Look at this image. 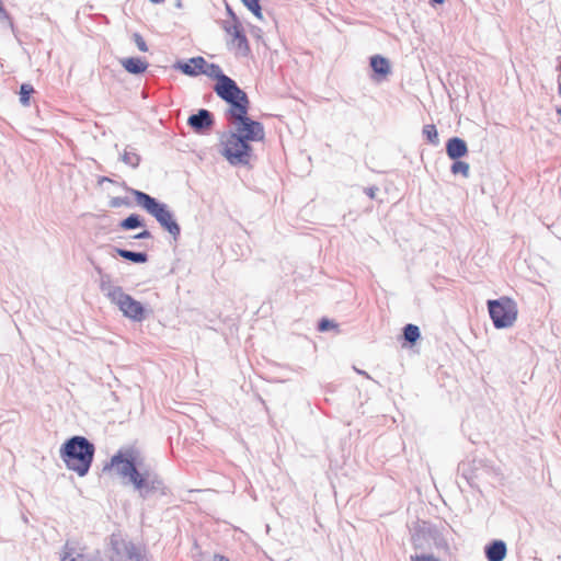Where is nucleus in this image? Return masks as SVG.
Returning a JSON list of instances; mask_svg holds the SVG:
<instances>
[{
  "label": "nucleus",
  "instance_id": "f257e3e1",
  "mask_svg": "<svg viewBox=\"0 0 561 561\" xmlns=\"http://www.w3.org/2000/svg\"><path fill=\"white\" fill-rule=\"evenodd\" d=\"M229 123L232 130L221 136L220 153L231 165H247L252 157L250 142L264 139V127L251 118L231 119Z\"/></svg>",
  "mask_w": 561,
  "mask_h": 561
},
{
  "label": "nucleus",
  "instance_id": "f03ea898",
  "mask_svg": "<svg viewBox=\"0 0 561 561\" xmlns=\"http://www.w3.org/2000/svg\"><path fill=\"white\" fill-rule=\"evenodd\" d=\"M114 468L123 478H127L142 500L151 496H165L169 489L163 479L150 470L140 471L137 468L133 451H118L111 458V462L104 467V470Z\"/></svg>",
  "mask_w": 561,
  "mask_h": 561
},
{
  "label": "nucleus",
  "instance_id": "7ed1b4c3",
  "mask_svg": "<svg viewBox=\"0 0 561 561\" xmlns=\"http://www.w3.org/2000/svg\"><path fill=\"white\" fill-rule=\"evenodd\" d=\"M95 454L94 445L84 436H72L60 448V458L69 470L84 477L92 465Z\"/></svg>",
  "mask_w": 561,
  "mask_h": 561
},
{
  "label": "nucleus",
  "instance_id": "20e7f679",
  "mask_svg": "<svg viewBox=\"0 0 561 561\" xmlns=\"http://www.w3.org/2000/svg\"><path fill=\"white\" fill-rule=\"evenodd\" d=\"M100 289L124 317L135 322H141L146 319V310L142 304L126 294L121 286L113 284L108 275L101 277Z\"/></svg>",
  "mask_w": 561,
  "mask_h": 561
},
{
  "label": "nucleus",
  "instance_id": "39448f33",
  "mask_svg": "<svg viewBox=\"0 0 561 561\" xmlns=\"http://www.w3.org/2000/svg\"><path fill=\"white\" fill-rule=\"evenodd\" d=\"M130 193L135 197L138 206L152 216L174 240L179 239L181 234V227L176 222L174 214L167 204L160 203L152 196L138 190H130Z\"/></svg>",
  "mask_w": 561,
  "mask_h": 561
},
{
  "label": "nucleus",
  "instance_id": "423d86ee",
  "mask_svg": "<svg viewBox=\"0 0 561 561\" xmlns=\"http://www.w3.org/2000/svg\"><path fill=\"white\" fill-rule=\"evenodd\" d=\"M215 92L219 98L229 103L230 107L227 111L228 121L250 118L248 116L249 98L247 93L241 90L237 83L228 76H222L220 82H217Z\"/></svg>",
  "mask_w": 561,
  "mask_h": 561
},
{
  "label": "nucleus",
  "instance_id": "0eeeda50",
  "mask_svg": "<svg viewBox=\"0 0 561 561\" xmlns=\"http://www.w3.org/2000/svg\"><path fill=\"white\" fill-rule=\"evenodd\" d=\"M488 309L496 329L511 328L517 319V305L508 297L489 300Z\"/></svg>",
  "mask_w": 561,
  "mask_h": 561
},
{
  "label": "nucleus",
  "instance_id": "6e6552de",
  "mask_svg": "<svg viewBox=\"0 0 561 561\" xmlns=\"http://www.w3.org/2000/svg\"><path fill=\"white\" fill-rule=\"evenodd\" d=\"M111 543L112 561H148L146 551L131 541L113 537Z\"/></svg>",
  "mask_w": 561,
  "mask_h": 561
},
{
  "label": "nucleus",
  "instance_id": "1a4fd4ad",
  "mask_svg": "<svg viewBox=\"0 0 561 561\" xmlns=\"http://www.w3.org/2000/svg\"><path fill=\"white\" fill-rule=\"evenodd\" d=\"M224 28L226 33L230 36V41L228 42L230 49L234 50L236 54L239 56H248V54L250 53V46L238 21H234V23L231 24L229 22H226Z\"/></svg>",
  "mask_w": 561,
  "mask_h": 561
},
{
  "label": "nucleus",
  "instance_id": "9d476101",
  "mask_svg": "<svg viewBox=\"0 0 561 561\" xmlns=\"http://www.w3.org/2000/svg\"><path fill=\"white\" fill-rule=\"evenodd\" d=\"M187 123L195 131H203L214 124V119L211 113L203 108L191 115Z\"/></svg>",
  "mask_w": 561,
  "mask_h": 561
},
{
  "label": "nucleus",
  "instance_id": "9b49d317",
  "mask_svg": "<svg viewBox=\"0 0 561 561\" xmlns=\"http://www.w3.org/2000/svg\"><path fill=\"white\" fill-rule=\"evenodd\" d=\"M191 62L197 66L199 68L201 73L206 75L209 78L216 79L217 82H220V79L222 76L221 68L216 64H208L203 57H193L191 58Z\"/></svg>",
  "mask_w": 561,
  "mask_h": 561
},
{
  "label": "nucleus",
  "instance_id": "f8f14e48",
  "mask_svg": "<svg viewBox=\"0 0 561 561\" xmlns=\"http://www.w3.org/2000/svg\"><path fill=\"white\" fill-rule=\"evenodd\" d=\"M446 152L450 159L457 160L467 154L468 147L463 139L453 137L446 144Z\"/></svg>",
  "mask_w": 561,
  "mask_h": 561
},
{
  "label": "nucleus",
  "instance_id": "ddd939ff",
  "mask_svg": "<svg viewBox=\"0 0 561 561\" xmlns=\"http://www.w3.org/2000/svg\"><path fill=\"white\" fill-rule=\"evenodd\" d=\"M506 543L503 540H493L485 547L488 561H503L506 557Z\"/></svg>",
  "mask_w": 561,
  "mask_h": 561
},
{
  "label": "nucleus",
  "instance_id": "4468645a",
  "mask_svg": "<svg viewBox=\"0 0 561 561\" xmlns=\"http://www.w3.org/2000/svg\"><path fill=\"white\" fill-rule=\"evenodd\" d=\"M370 67L375 75L381 78L387 77L391 72L389 60L380 55L370 57Z\"/></svg>",
  "mask_w": 561,
  "mask_h": 561
},
{
  "label": "nucleus",
  "instance_id": "2eb2a0df",
  "mask_svg": "<svg viewBox=\"0 0 561 561\" xmlns=\"http://www.w3.org/2000/svg\"><path fill=\"white\" fill-rule=\"evenodd\" d=\"M121 64L126 71L133 75L142 73L148 68L147 61L137 57L124 58L122 59Z\"/></svg>",
  "mask_w": 561,
  "mask_h": 561
},
{
  "label": "nucleus",
  "instance_id": "dca6fc26",
  "mask_svg": "<svg viewBox=\"0 0 561 561\" xmlns=\"http://www.w3.org/2000/svg\"><path fill=\"white\" fill-rule=\"evenodd\" d=\"M472 465L476 466V461H473ZM458 471L467 480V482L469 484H471V485L482 474L480 468H478V467L471 468V463L470 462H461V463H459Z\"/></svg>",
  "mask_w": 561,
  "mask_h": 561
},
{
  "label": "nucleus",
  "instance_id": "f3484780",
  "mask_svg": "<svg viewBox=\"0 0 561 561\" xmlns=\"http://www.w3.org/2000/svg\"><path fill=\"white\" fill-rule=\"evenodd\" d=\"M116 253L121 257L134 263H146L148 261V255L145 252H134L125 249H116Z\"/></svg>",
  "mask_w": 561,
  "mask_h": 561
},
{
  "label": "nucleus",
  "instance_id": "a211bd4d",
  "mask_svg": "<svg viewBox=\"0 0 561 561\" xmlns=\"http://www.w3.org/2000/svg\"><path fill=\"white\" fill-rule=\"evenodd\" d=\"M121 160L131 168H137L140 163V156L136 152L135 148L127 146L124 149L123 154L121 156Z\"/></svg>",
  "mask_w": 561,
  "mask_h": 561
},
{
  "label": "nucleus",
  "instance_id": "6ab92c4d",
  "mask_svg": "<svg viewBox=\"0 0 561 561\" xmlns=\"http://www.w3.org/2000/svg\"><path fill=\"white\" fill-rule=\"evenodd\" d=\"M173 68L176 69V70H180L182 71L184 75L186 76H191V77H194V76H197L201 73V70L199 68H197L196 65H194L193 62H191V59L187 61V62H183V61H176L174 65H173Z\"/></svg>",
  "mask_w": 561,
  "mask_h": 561
},
{
  "label": "nucleus",
  "instance_id": "aec40b11",
  "mask_svg": "<svg viewBox=\"0 0 561 561\" xmlns=\"http://www.w3.org/2000/svg\"><path fill=\"white\" fill-rule=\"evenodd\" d=\"M450 171L453 174H461L466 179L469 178V175H470V167L465 161L456 160L453 163Z\"/></svg>",
  "mask_w": 561,
  "mask_h": 561
},
{
  "label": "nucleus",
  "instance_id": "412c9836",
  "mask_svg": "<svg viewBox=\"0 0 561 561\" xmlns=\"http://www.w3.org/2000/svg\"><path fill=\"white\" fill-rule=\"evenodd\" d=\"M144 224L138 215H130L121 222V227L125 230L136 229L141 227Z\"/></svg>",
  "mask_w": 561,
  "mask_h": 561
},
{
  "label": "nucleus",
  "instance_id": "4be33fe9",
  "mask_svg": "<svg viewBox=\"0 0 561 561\" xmlns=\"http://www.w3.org/2000/svg\"><path fill=\"white\" fill-rule=\"evenodd\" d=\"M403 335L405 341L415 343L420 337V329L414 324H407L403 329Z\"/></svg>",
  "mask_w": 561,
  "mask_h": 561
},
{
  "label": "nucleus",
  "instance_id": "5701e85b",
  "mask_svg": "<svg viewBox=\"0 0 561 561\" xmlns=\"http://www.w3.org/2000/svg\"><path fill=\"white\" fill-rule=\"evenodd\" d=\"M423 135L427 138V140L433 144L437 145L439 141L438 133L433 124L425 125L422 130Z\"/></svg>",
  "mask_w": 561,
  "mask_h": 561
},
{
  "label": "nucleus",
  "instance_id": "b1692460",
  "mask_svg": "<svg viewBox=\"0 0 561 561\" xmlns=\"http://www.w3.org/2000/svg\"><path fill=\"white\" fill-rule=\"evenodd\" d=\"M34 92V89L31 84H22L20 90V102L22 105H28L30 95Z\"/></svg>",
  "mask_w": 561,
  "mask_h": 561
},
{
  "label": "nucleus",
  "instance_id": "393cba45",
  "mask_svg": "<svg viewBox=\"0 0 561 561\" xmlns=\"http://www.w3.org/2000/svg\"><path fill=\"white\" fill-rule=\"evenodd\" d=\"M242 2L257 19H263L259 0H242Z\"/></svg>",
  "mask_w": 561,
  "mask_h": 561
},
{
  "label": "nucleus",
  "instance_id": "a878e982",
  "mask_svg": "<svg viewBox=\"0 0 561 561\" xmlns=\"http://www.w3.org/2000/svg\"><path fill=\"white\" fill-rule=\"evenodd\" d=\"M133 39L137 46V48L142 51V53H146L148 51V46L144 39V37L139 34V33H134L133 34Z\"/></svg>",
  "mask_w": 561,
  "mask_h": 561
},
{
  "label": "nucleus",
  "instance_id": "bb28decb",
  "mask_svg": "<svg viewBox=\"0 0 561 561\" xmlns=\"http://www.w3.org/2000/svg\"><path fill=\"white\" fill-rule=\"evenodd\" d=\"M336 327H337L336 323H334L333 321L324 318V319H322L319 322L318 329H319V331L324 332V331H328L330 329H334Z\"/></svg>",
  "mask_w": 561,
  "mask_h": 561
},
{
  "label": "nucleus",
  "instance_id": "cd10ccee",
  "mask_svg": "<svg viewBox=\"0 0 561 561\" xmlns=\"http://www.w3.org/2000/svg\"><path fill=\"white\" fill-rule=\"evenodd\" d=\"M0 21L2 23H4L7 26H12L10 16L1 3H0Z\"/></svg>",
  "mask_w": 561,
  "mask_h": 561
},
{
  "label": "nucleus",
  "instance_id": "c85d7f7f",
  "mask_svg": "<svg viewBox=\"0 0 561 561\" xmlns=\"http://www.w3.org/2000/svg\"><path fill=\"white\" fill-rule=\"evenodd\" d=\"M411 561H439L437 558H435L433 554H415L411 556Z\"/></svg>",
  "mask_w": 561,
  "mask_h": 561
},
{
  "label": "nucleus",
  "instance_id": "c756f323",
  "mask_svg": "<svg viewBox=\"0 0 561 561\" xmlns=\"http://www.w3.org/2000/svg\"><path fill=\"white\" fill-rule=\"evenodd\" d=\"M123 205H127V201L123 197H113L111 201H110V206L113 207V208H117V207H121Z\"/></svg>",
  "mask_w": 561,
  "mask_h": 561
},
{
  "label": "nucleus",
  "instance_id": "7c9ffc66",
  "mask_svg": "<svg viewBox=\"0 0 561 561\" xmlns=\"http://www.w3.org/2000/svg\"><path fill=\"white\" fill-rule=\"evenodd\" d=\"M108 396H110V399H111V402H107L104 404V408L107 409V410H113L114 409V403L117 402L118 398L116 396V393L114 391H108Z\"/></svg>",
  "mask_w": 561,
  "mask_h": 561
},
{
  "label": "nucleus",
  "instance_id": "2f4dec72",
  "mask_svg": "<svg viewBox=\"0 0 561 561\" xmlns=\"http://www.w3.org/2000/svg\"><path fill=\"white\" fill-rule=\"evenodd\" d=\"M423 529H420L415 535H413L412 537V542H413V546L414 548L416 549H421V543H420V533H422Z\"/></svg>",
  "mask_w": 561,
  "mask_h": 561
},
{
  "label": "nucleus",
  "instance_id": "473e14b6",
  "mask_svg": "<svg viewBox=\"0 0 561 561\" xmlns=\"http://www.w3.org/2000/svg\"><path fill=\"white\" fill-rule=\"evenodd\" d=\"M136 239H149L151 238V233L148 230H144L139 232L137 236H135Z\"/></svg>",
  "mask_w": 561,
  "mask_h": 561
},
{
  "label": "nucleus",
  "instance_id": "72a5a7b5",
  "mask_svg": "<svg viewBox=\"0 0 561 561\" xmlns=\"http://www.w3.org/2000/svg\"><path fill=\"white\" fill-rule=\"evenodd\" d=\"M376 191L377 188L376 187H369L366 190V193L367 195L370 197V198H374L376 196Z\"/></svg>",
  "mask_w": 561,
  "mask_h": 561
},
{
  "label": "nucleus",
  "instance_id": "f704fd0d",
  "mask_svg": "<svg viewBox=\"0 0 561 561\" xmlns=\"http://www.w3.org/2000/svg\"><path fill=\"white\" fill-rule=\"evenodd\" d=\"M213 561H230L227 557L221 554H215Z\"/></svg>",
  "mask_w": 561,
  "mask_h": 561
},
{
  "label": "nucleus",
  "instance_id": "c9c22d12",
  "mask_svg": "<svg viewBox=\"0 0 561 561\" xmlns=\"http://www.w3.org/2000/svg\"><path fill=\"white\" fill-rule=\"evenodd\" d=\"M436 546L447 548V542L445 539L440 538L439 540L436 541Z\"/></svg>",
  "mask_w": 561,
  "mask_h": 561
},
{
  "label": "nucleus",
  "instance_id": "e433bc0d",
  "mask_svg": "<svg viewBox=\"0 0 561 561\" xmlns=\"http://www.w3.org/2000/svg\"><path fill=\"white\" fill-rule=\"evenodd\" d=\"M227 10H228V13L230 14V16L232 18V23H234V21H237L234 13L232 12V10L229 7L227 8Z\"/></svg>",
  "mask_w": 561,
  "mask_h": 561
},
{
  "label": "nucleus",
  "instance_id": "4c0bfd02",
  "mask_svg": "<svg viewBox=\"0 0 561 561\" xmlns=\"http://www.w3.org/2000/svg\"><path fill=\"white\" fill-rule=\"evenodd\" d=\"M153 3H162L164 0H150Z\"/></svg>",
  "mask_w": 561,
  "mask_h": 561
}]
</instances>
